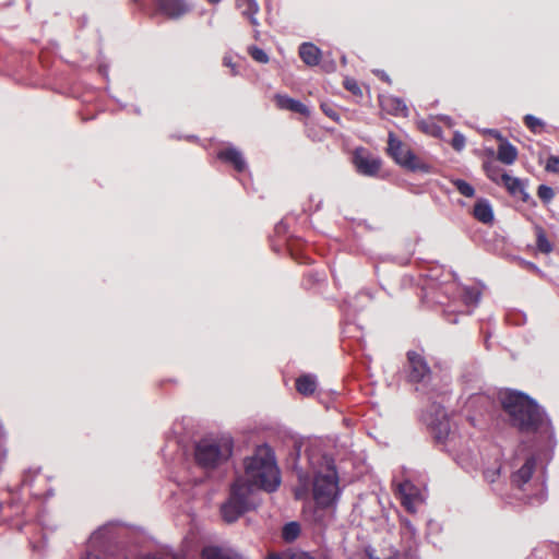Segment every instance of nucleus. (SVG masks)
<instances>
[{
  "instance_id": "1",
  "label": "nucleus",
  "mask_w": 559,
  "mask_h": 559,
  "mask_svg": "<svg viewBox=\"0 0 559 559\" xmlns=\"http://www.w3.org/2000/svg\"><path fill=\"white\" fill-rule=\"evenodd\" d=\"M248 481L236 480L230 489L229 499L222 506L221 514L225 522L233 523L242 514L255 508L251 499L252 487L274 492L281 485L280 469L272 449L262 444L257 447L252 456L245 461Z\"/></svg>"
},
{
  "instance_id": "2",
  "label": "nucleus",
  "mask_w": 559,
  "mask_h": 559,
  "mask_svg": "<svg viewBox=\"0 0 559 559\" xmlns=\"http://www.w3.org/2000/svg\"><path fill=\"white\" fill-rule=\"evenodd\" d=\"M501 408L508 416L511 427L522 433H536L544 425L545 414L540 406L527 394L507 390L499 394Z\"/></svg>"
},
{
  "instance_id": "3",
  "label": "nucleus",
  "mask_w": 559,
  "mask_h": 559,
  "mask_svg": "<svg viewBox=\"0 0 559 559\" xmlns=\"http://www.w3.org/2000/svg\"><path fill=\"white\" fill-rule=\"evenodd\" d=\"M386 153L396 164L413 173H429L430 166L402 142L394 132H389Z\"/></svg>"
},
{
  "instance_id": "4",
  "label": "nucleus",
  "mask_w": 559,
  "mask_h": 559,
  "mask_svg": "<svg viewBox=\"0 0 559 559\" xmlns=\"http://www.w3.org/2000/svg\"><path fill=\"white\" fill-rule=\"evenodd\" d=\"M312 490L318 507L324 509L334 504L340 493L336 468L330 465L325 473H318L314 476Z\"/></svg>"
},
{
  "instance_id": "5",
  "label": "nucleus",
  "mask_w": 559,
  "mask_h": 559,
  "mask_svg": "<svg viewBox=\"0 0 559 559\" xmlns=\"http://www.w3.org/2000/svg\"><path fill=\"white\" fill-rule=\"evenodd\" d=\"M406 356L407 381L411 383H420L426 381L431 374V369L425 357L415 350L407 352Z\"/></svg>"
},
{
  "instance_id": "6",
  "label": "nucleus",
  "mask_w": 559,
  "mask_h": 559,
  "mask_svg": "<svg viewBox=\"0 0 559 559\" xmlns=\"http://www.w3.org/2000/svg\"><path fill=\"white\" fill-rule=\"evenodd\" d=\"M233 449L234 440L228 433H222L212 439V467L227 461L233 454Z\"/></svg>"
},
{
  "instance_id": "7",
  "label": "nucleus",
  "mask_w": 559,
  "mask_h": 559,
  "mask_svg": "<svg viewBox=\"0 0 559 559\" xmlns=\"http://www.w3.org/2000/svg\"><path fill=\"white\" fill-rule=\"evenodd\" d=\"M353 163L357 171L365 176H376L381 169V159L367 154L365 150H356Z\"/></svg>"
},
{
  "instance_id": "8",
  "label": "nucleus",
  "mask_w": 559,
  "mask_h": 559,
  "mask_svg": "<svg viewBox=\"0 0 559 559\" xmlns=\"http://www.w3.org/2000/svg\"><path fill=\"white\" fill-rule=\"evenodd\" d=\"M275 106L281 110H288L302 116H309L308 107L301 102L289 97L286 94H275L273 97Z\"/></svg>"
},
{
  "instance_id": "9",
  "label": "nucleus",
  "mask_w": 559,
  "mask_h": 559,
  "mask_svg": "<svg viewBox=\"0 0 559 559\" xmlns=\"http://www.w3.org/2000/svg\"><path fill=\"white\" fill-rule=\"evenodd\" d=\"M536 467V459L532 455L527 457L524 464L511 475L512 485L518 488H522L525 484H527L535 471Z\"/></svg>"
},
{
  "instance_id": "10",
  "label": "nucleus",
  "mask_w": 559,
  "mask_h": 559,
  "mask_svg": "<svg viewBox=\"0 0 559 559\" xmlns=\"http://www.w3.org/2000/svg\"><path fill=\"white\" fill-rule=\"evenodd\" d=\"M217 158L225 164L231 165L238 173H242L247 167L242 154L235 147H226L218 151Z\"/></svg>"
},
{
  "instance_id": "11",
  "label": "nucleus",
  "mask_w": 559,
  "mask_h": 559,
  "mask_svg": "<svg viewBox=\"0 0 559 559\" xmlns=\"http://www.w3.org/2000/svg\"><path fill=\"white\" fill-rule=\"evenodd\" d=\"M502 186L512 197L518 198L525 203L530 201L531 197L527 193L524 183L519 178L511 177L510 175L503 176Z\"/></svg>"
},
{
  "instance_id": "12",
  "label": "nucleus",
  "mask_w": 559,
  "mask_h": 559,
  "mask_svg": "<svg viewBox=\"0 0 559 559\" xmlns=\"http://www.w3.org/2000/svg\"><path fill=\"white\" fill-rule=\"evenodd\" d=\"M300 59L309 67L318 66L321 59V50L312 43H302L299 47Z\"/></svg>"
},
{
  "instance_id": "13",
  "label": "nucleus",
  "mask_w": 559,
  "mask_h": 559,
  "mask_svg": "<svg viewBox=\"0 0 559 559\" xmlns=\"http://www.w3.org/2000/svg\"><path fill=\"white\" fill-rule=\"evenodd\" d=\"M497 138L501 141L497 152L498 160L506 165H512L518 158L516 147L507 140L501 139L498 133Z\"/></svg>"
},
{
  "instance_id": "14",
  "label": "nucleus",
  "mask_w": 559,
  "mask_h": 559,
  "mask_svg": "<svg viewBox=\"0 0 559 559\" xmlns=\"http://www.w3.org/2000/svg\"><path fill=\"white\" fill-rule=\"evenodd\" d=\"M160 11L169 17L176 19L188 10L182 0H158Z\"/></svg>"
},
{
  "instance_id": "15",
  "label": "nucleus",
  "mask_w": 559,
  "mask_h": 559,
  "mask_svg": "<svg viewBox=\"0 0 559 559\" xmlns=\"http://www.w3.org/2000/svg\"><path fill=\"white\" fill-rule=\"evenodd\" d=\"M473 216L475 219L483 224H492L493 222V212L490 203L485 200H478L473 209Z\"/></svg>"
},
{
  "instance_id": "16",
  "label": "nucleus",
  "mask_w": 559,
  "mask_h": 559,
  "mask_svg": "<svg viewBox=\"0 0 559 559\" xmlns=\"http://www.w3.org/2000/svg\"><path fill=\"white\" fill-rule=\"evenodd\" d=\"M382 108L393 116L406 117L408 108L406 104L397 97H386L381 102Z\"/></svg>"
},
{
  "instance_id": "17",
  "label": "nucleus",
  "mask_w": 559,
  "mask_h": 559,
  "mask_svg": "<svg viewBox=\"0 0 559 559\" xmlns=\"http://www.w3.org/2000/svg\"><path fill=\"white\" fill-rule=\"evenodd\" d=\"M237 8L242 15L247 16L252 25H258L255 15L259 13V4L257 0H236Z\"/></svg>"
},
{
  "instance_id": "18",
  "label": "nucleus",
  "mask_w": 559,
  "mask_h": 559,
  "mask_svg": "<svg viewBox=\"0 0 559 559\" xmlns=\"http://www.w3.org/2000/svg\"><path fill=\"white\" fill-rule=\"evenodd\" d=\"M317 389V380L312 374H302L296 379V390L305 396L312 395Z\"/></svg>"
},
{
  "instance_id": "19",
  "label": "nucleus",
  "mask_w": 559,
  "mask_h": 559,
  "mask_svg": "<svg viewBox=\"0 0 559 559\" xmlns=\"http://www.w3.org/2000/svg\"><path fill=\"white\" fill-rule=\"evenodd\" d=\"M534 231L536 236L537 250L544 254H549L554 250V246L547 238L546 230L540 225H536L534 227Z\"/></svg>"
},
{
  "instance_id": "20",
  "label": "nucleus",
  "mask_w": 559,
  "mask_h": 559,
  "mask_svg": "<svg viewBox=\"0 0 559 559\" xmlns=\"http://www.w3.org/2000/svg\"><path fill=\"white\" fill-rule=\"evenodd\" d=\"M484 170L486 173V176L497 185H502L503 176H508V174L504 173L503 169L495 162L484 163Z\"/></svg>"
},
{
  "instance_id": "21",
  "label": "nucleus",
  "mask_w": 559,
  "mask_h": 559,
  "mask_svg": "<svg viewBox=\"0 0 559 559\" xmlns=\"http://www.w3.org/2000/svg\"><path fill=\"white\" fill-rule=\"evenodd\" d=\"M195 460L204 468L210 466V444L206 441L200 442L197 445Z\"/></svg>"
},
{
  "instance_id": "22",
  "label": "nucleus",
  "mask_w": 559,
  "mask_h": 559,
  "mask_svg": "<svg viewBox=\"0 0 559 559\" xmlns=\"http://www.w3.org/2000/svg\"><path fill=\"white\" fill-rule=\"evenodd\" d=\"M523 122L525 127L534 134H540L544 131L545 122L533 115L524 116Z\"/></svg>"
},
{
  "instance_id": "23",
  "label": "nucleus",
  "mask_w": 559,
  "mask_h": 559,
  "mask_svg": "<svg viewBox=\"0 0 559 559\" xmlns=\"http://www.w3.org/2000/svg\"><path fill=\"white\" fill-rule=\"evenodd\" d=\"M412 488V485L409 481H405L399 485V491L402 496V506L409 512H415V509L413 507L411 495L408 493V489Z\"/></svg>"
},
{
  "instance_id": "24",
  "label": "nucleus",
  "mask_w": 559,
  "mask_h": 559,
  "mask_svg": "<svg viewBox=\"0 0 559 559\" xmlns=\"http://www.w3.org/2000/svg\"><path fill=\"white\" fill-rule=\"evenodd\" d=\"M300 534V526L297 522H289L282 530V537L285 542L295 540Z\"/></svg>"
},
{
  "instance_id": "25",
  "label": "nucleus",
  "mask_w": 559,
  "mask_h": 559,
  "mask_svg": "<svg viewBox=\"0 0 559 559\" xmlns=\"http://www.w3.org/2000/svg\"><path fill=\"white\" fill-rule=\"evenodd\" d=\"M455 189L464 197L472 198L475 194L474 187L463 179H456L453 181Z\"/></svg>"
},
{
  "instance_id": "26",
  "label": "nucleus",
  "mask_w": 559,
  "mask_h": 559,
  "mask_svg": "<svg viewBox=\"0 0 559 559\" xmlns=\"http://www.w3.org/2000/svg\"><path fill=\"white\" fill-rule=\"evenodd\" d=\"M462 298L466 305L477 304L480 298V292L474 287H465L462 293Z\"/></svg>"
},
{
  "instance_id": "27",
  "label": "nucleus",
  "mask_w": 559,
  "mask_h": 559,
  "mask_svg": "<svg viewBox=\"0 0 559 559\" xmlns=\"http://www.w3.org/2000/svg\"><path fill=\"white\" fill-rule=\"evenodd\" d=\"M248 52H249L250 57L257 62H260V63L269 62L267 53L263 49H261L257 46L250 47Z\"/></svg>"
},
{
  "instance_id": "28",
  "label": "nucleus",
  "mask_w": 559,
  "mask_h": 559,
  "mask_svg": "<svg viewBox=\"0 0 559 559\" xmlns=\"http://www.w3.org/2000/svg\"><path fill=\"white\" fill-rule=\"evenodd\" d=\"M537 195L544 203H549L554 199L555 192L551 187L540 185L537 188Z\"/></svg>"
},
{
  "instance_id": "29",
  "label": "nucleus",
  "mask_w": 559,
  "mask_h": 559,
  "mask_svg": "<svg viewBox=\"0 0 559 559\" xmlns=\"http://www.w3.org/2000/svg\"><path fill=\"white\" fill-rule=\"evenodd\" d=\"M212 559H242L238 554H229L219 547L212 546Z\"/></svg>"
},
{
  "instance_id": "30",
  "label": "nucleus",
  "mask_w": 559,
  "mask_h": 559,
  "mask_svg": "<svg viewBox=\"0 0 559 559\" xmlns=\"http://www.w3.org/2000/svg\"><path fill=\"white\" fill-rule=\"evenodd\" d=\"M500 469H501V466L500 464L492 467V468H487L484 471V478L487 483L489 484H492L495 483L499 476H500Z\"/></svg>"
},
{
  "instance_id": "31",
  "label": "nucleus",
  "mask_w": 559,
  "mask_h": 559,
  "mask_svg": "<svg viewBox=\"0 0 559 559\" xmlns=\"http://www.w3.org/2000/svg\"><path fill=\"white\" fill-rule=\"evenodd\" d=\"M320 107H321V110L324 112L325 116H328L329 118H331L335 122H340V119H341L340 114L337 112V110L332 105H329L326 103H322Z\"/></svg>"
},
{
  "instance_id": "32",
  "label": "nucleus",
  "mask_w": 559,
  "mask_h": 559,
  "mask_svg": "<svg viewBox=\"0 0 559 559\" xmlns=\"http://www.w3.org/2000/svg\"><path fill=\"white\" fill-rule=\"evenodd\" d=\"M545 170L547 173L559 174V156L550 155L547 158Z\"/></svg>"
},
{
  "instance_id": "33",
  "label": "nucleus",
  "mask_w": 559,
  "mask_h": 559,
  "mask_svg": "<svg viewBox=\"0 0 559 559\" xmlns=\"http://www.w3.org/2000/svg\"><path fill=\"white\" fill-rule=\"evenodd\" d=\"M344 87L354 95H361V88L355 79H346L344 81Z\"/></svg>"
},
{
  "instance_id": "34",
  "label": "nucleus",
  "mask_w": 559,
  "mask_h": 559,
  "mask_svg": "<svg viewBox=\"0 0 559 559\" xmlns=\"http://www.w3.org/2000/svg\"><path fill=\"white\" fill-rule=\"evenodd\" d=\"M451 145L455 151H461L465 146V138L461 133H455L452 138Z\"/></svg>"
},
{
  "instance_id": "35",
  "label": "nucleus",
  "mask_w": 559,
  "mask_h": 559,
  "mask_svg": "<svg viewBox=\"0 0 559 559\" xmlns=\"http://www.w3.org/2000/svg\"><path fill=\"white\" fill-rule=\"evenodd\" d=\"M320 281H322V278L319 276V273L310 272L304 276V284L307 287H310Z\"/></svg>"
},
{
  "instance_id": "36",
  "label": "nucleus",
  "mask_w": 559,
  "mask_h": 559,
  "mask_svg": "<svg viewBox=\"0 0 559 559\" xmlns=\"http://www.w3.org/2000/svg\"><path fill=\"white\" fill-rule=\"evenodd\" d=\"M376 75L383 82L388 83V84H391V79L389 78V75L382 71V70H377L376 72Z\"/></svg>"
},
{
  "instance_id": "37",
  "label": "nucleus",
  "mask_w": 559,
  "mask_h": 559,
  "mask_svg": "<svg viewBox=\"0 0 559 559\" xmlns=\"http://www.w3.org/2000/svg\"><path fill=\"white\" fill-rule=\"evenodd\" d=\"M267 559H282V557L278 554L273 552L267 556Z\"/></svg>"
},
{
  "instance_id": "38",
  "label": "nucleus",
  "mask_w": 559,
  "mask_h": 559,
  "mask_svg": "<svg viewBox=\"0 0 559 559\" xmlns=\"http://www.w3.org/2000/svg\"><path fill=\"white\" fill-rule=\"evenodd\" d=\"M403 523H404V525H405L408 530L414 531V527L412 526V524H411V522H409L408 520H404V521H403Z\"/></svg>"
},
{
  "instance_id": "39",
  "label": "nucleus",
  "mask_w": 559,
  "mask_h": 559,
  "mask_svg": "<svg viewBox=\"0 0 559 559\" xmlns=\"http://www.w3.org/2000/svg\"><path fill=\"white\" fill-rule=\"evenodd\" d=\"M297 559H314L313 557L309 556L308 554H302Z\"/></svg>"
},
{
  "instance_id": "40",
  "label": "nucleus",
  "mask_w": 559,
  "mask_h": 559,
  "mask_svg": "<svg viewBox=\"0 0 559 559\" xmlns=\"http://www.w3.org/2000/svg\"><path fill=\"white\" fill-rule=\"evenodd\" d=\"M448 320L451 323H456L457 322L456 316H453V317L449 318Z\"/></svg>"
},
{
  "instance_id": "41",
  "label": "nucleus",
  "mask_w": 559,
  "mask_h": 559,
  "mask_svg": "<svg viewBox=\"0 0 559 559\" xmlns=\"http://www.w3.org/2000/svg\"><path fill=\"white\" fill-rule=\"evenodd\" d=\"M394 558L396 559H405L404 557H402L399 552H395L394 554Z\"/></svg>"
},
{
  "instance_id": "42",
  "label": "nucleus",
  "mask_w": 559,
  "mask_h": 559,
  "mask_svg": "<svg viewBox=\"0 0 559 559\" xmlns=\"http://www.w3.org/2000/svg\"><path fill=\"white\" fill-rule=\"evenodd\" d=\"M221 0H212V3H217L219 2Z\"/></svg>"
}]
</instances>
